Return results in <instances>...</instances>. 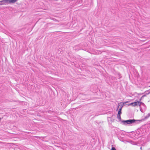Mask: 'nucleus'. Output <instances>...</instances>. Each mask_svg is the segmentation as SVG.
I'll return each mask as SVG.
<instances>
[{"mask_svg":"<svg viewBox=\"0 0 150 150\" xmlns=\"http://www.w3.org/2000/svg\"><path fill=\"white\" fill-rule=\"evenodd\" d=\"M66 3L68 7L73 6L79 3L78 0H66Z\"/></svg>","mask_w":150,"mask_h":150,"instance_id":"nucleus-1","label":"nucleus"},{"mask_svg":"<svg viewBox=\"0 0 150 150\" xmlns=\"http://www.w3.org/2000/svg\"><path fill=\"white\" fill-rule=\"evenodd\" d=\"M129 122L128 125H135L138 124L140 122H142L143 120H135L133 119H129L128 120Z\"/></svg>","mask_w":150,"mask_h":150,"instance_id":"nucleus-2","label":"nucleus"},{"mask_svg":"<svg viewBox=\"0 0 150 150\" xmlns=\"http://www.w3.org/2000/svg\"><path fill=\"white\" fill-rule=\"evenodd\" d=\"M122 107H120L118 111V114L117 115V118L118 119L120 120L121 119L120 115L122 114Z\"/></svg>","mask_w":150,"mask_h":150,"instance_id":"nucleus-3","label":"nucleus"},{"mask_svg":"<svg viewBox=\"0 0 150 150\" xmlns=\"http://www.w3.org/2000/svg\"><path fill=\"white\" fill-rule=\"evenodd\" d=\"M139 103V101H137L136 102L131 103L129 104H127V105H128V106L130 105L132 106H136L138 105Z\"/></svg>","mask_w":150,"mask_h":150,"instance_id":"nucleus-4","label":"nucleus"},{"mask_svg":"<svg viewBox=\"0 0 150 150\" xmlns=\"http://www.w3.org/2000/svg\"><path fill=\"white\" fill-rule=\"evenodd\" d=\"M138 105H139V106H140V110L141 111L142 109V108L141 107V106H143L144 107H145V105L144 103L142 102H140V101H139V103L138 104Z\"/></svg>","mask_w":150,"mask_h":150,"instance_id":"nucleus-5","label":"nucleus"},{"mask_svg":"<svg viewBox=\"0 0 150 150\" xmlns=\"http://www.w3.org/2000/svg\"><path fill=\"white\" fill-rule=\"evenodd\" d=\"M122 122L125 125H128L129 120H123Z\"/></svg>","mask_w":150,"mask_h":150,"instance_id":"nucleus-6","label":"nucleus"},{"mask_svg":"<svg viewBox=\"0 0 150 150\" xmlns=\"http://www.w3.org/2000/svg\"><path fill=\"white\" fill-rule=\"evenodd\" d=\"M6 2L5 0H3L0 1V5H2L4 4V3Z\"/></svg>","mask_w":150,"mask_h":150,"instance_id":"nucleus-7","label":"nucleus"},{"mask_svg":"<svg viewBox=\"0 0 150 150\" xmlns=\"http://www.w3.org/2000/svg\"><path fill=\"white\" fill-rule=\"evenodd\" d=\"M128 103V101H125V102H120V104H122L123 105H124L126 103Z\"/></svg>","mask_w":150,"mask_h":150,"instance_id":"nucleus-8","label":"nucleus"},{"mask_svg":"<svg viewBox=\"0 0 150 150\" xmlns=\"http://www.w3.org/2000/svg\"><path fill=\"white\" fill-rule=\"evenodd\" d=\"M17 0H10V3H13L15 2Z\"/></svg>","mask_w":150,"mask_h":150,"instance_id":"nucleus-9","label":"nucleus"},{"mask_svg":"<svg viewBox=\"0 0 150 150\" xmlns=\"http://www.w3.org/2000/svg\"><path fill=\"white\" fill-rule=\"evenodd\" d=\"M111 150H116L115 148L112 146Z\"/></svg>","mask_w":150,"mask_h":150,"instance_id":"nucleus-10","label":"nucleus"},{"mask_svg":"<svg viewBox=\"0 0 150 150\" xmlns=\"http://www.w3.org/2000/svg\"><path fill=\"white\" fill-rule=\"evenodd\" d=\"M118 75H119V76L118 77V78L119 79H120V78L122 77V76H121V75L120 74H118Z\"/></svg>","mask_w":150,"mask_h":150,"instance_id":"nucleus-11","label":"nucleus"},{"mask_svg":"<svg viewBox=\"0 0 150 150\" xmlns=\"http://www.w3.org/2000/svg\"><path fill=\"white\" fill-rule=\"evenodd\" d=\"M120 106V103H118V106H117V110H118V108Z\"/></svg>","mask_w":150,"mask_h":150,"instance_id":"nucleus-12","label":"nucleus"},{"mask_svg":"<svg viewBox=\"0 0 150 150\" xmlns=\"http://www.w3.org/2000/svg\"><path fill=\"white\" fill-rule=\"evenodd\" d=\"M123 105L122 104H120V107H122V108L123 107Z\"/></svg>","mask_w":150,"mask_h":150,"instance_id":"nucleus-13","label":"nucleus"},{"mask_svg":"<svg viewBox=\"0 0 150 150\" xmlns=\"http://www.w3.org/2000/svg\"><path fill=\"white\" fill-rule=\"evenodd\" d=\"M149 117H148V115H147V116H146L145 117V118L147 119V118H148Z\"/></svg>","mask_w":150,"mask_h":150,"instance_id":"nucleus-14","label":"nucleus"},{"mask_svg":"<svg viewBox=\"0 0 150 150\" xmlns=\"http://www.w3.org/2000/svg\"><path fill=\"white\" fill-rule=\"evenodd\" d=\"M144 96H142L141 98L139 100H140V101L141 100V99H142V97H143Z\"/></svg>","mask_w":150,"mask_h":150,"instance_id":"nucleus-15","label":"nucleus"},{"mask_svg":"<svg viewBox=\"0 0 150 150\" xmlns=\"http://www.w3.org/2000/svg\"><path fill=\"white\" fill-rule=\"evenodd\" d=\"M148 117H149L150 116V113H149L148 114Z\"/></svg>","mask_w":150,"mask_h":150,"instance_id":"nucleus-16","label":"nucleus"},{"mask_svg":"<svg viewBox=\"0 0 150 150\" xmlns=\"http://www.w3.org/2000/svg\"><path fill=\"white\" fill-rule=\"evenodd\" d=\"M140 149H142V147H140Z\"/></svg>","mask_w":150,"mask_h":150,"instance_id":"nucleus-17","label":"nucleus"},{"mask_svg":"<svg viewBox=\"0 0 150 150\" xmlns=\"http://www.w3.org/2000/svg\"><path fill=\"white\" fill-rule=\"evenodd\" d=\"M115 78V77H113V78Z\"/></svg>","mask_w":150,"mask_h":150,"instance_id":"nucleus-18","label":"nucleus"}]
</instances>
